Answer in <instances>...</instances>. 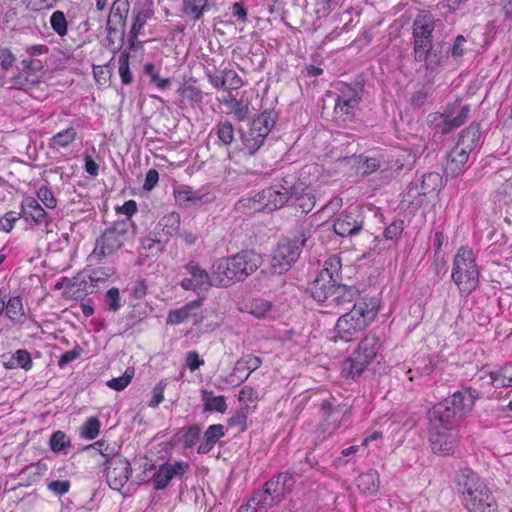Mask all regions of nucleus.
Instances as JSON below:
<instances>
[{
    "mask_svg": "<svg viewBox=\"0 0 512 512\" xmlns=\"http://www.w3.org/2000/svg\"><path fill=\"white\" fill-rule=\"evenodd\" d=\"M455 483L462 503L469 512H498L497 502L486 483L468 467L455 473Z\"/></svg>",
    "mask_w": 512,
    "mask_h": 512,
    "instance_id": "nucleus-1",
    "label": "nucleus"
},
{
    "mask_svg": "<svg viewBox=\"0 0 512 512\" xmlns=\"http://www.w3.org/2000/svg\"><path fill=\"white\" fill-rule=\"evenodd\" d=\"M262 264V258L253 250H242L231 257H223L212 266L214 285L229 287L244 281Z\"/></svg>",
    "mask_w": 512,
    "mask_h": 512,
    "instance_id": "nucleus-2",
    "label": "nucleus"
},
{
    "mask_svg": "<svg viewBox=\"0 0 512 512\" xmlns=\"http://www.w3.org/2000/svg\"><path fill=\"white\" fill-rule=\"evenodd\" d=\"M378 311L379 302L376 298H361L348 312L338 318L334 327L335 335L330 339L334 342L351 341L375 320Z\"/></svg>",
    "mask_w": 512,
    "mask_h": 512,
    "instance_id": "nucleus-3",
    "label": "nucleus"
},
{
    "mask_svg": "<svg viewBox=\"0 0 512 512\" xmlns=\"http://www.w3.org/2000/svg\"><path fill=\"white\" fill-rule=\"evenodd\" d=\"M135 233L132 220L115 221L96 239L95 247L88 256L90 265L105 264V259L114 255Z\"/></svg>",
    "mask_w": 512,
    "mask_h": 512,
    "instance_id": "nucleus-4",
    "label": "nucleus"
},
{
    "mask_svg": "<svg viewBox=\"0 0 512 512\" xmlns=\"http://www.w3.org/2000/svg\"><path fill=\"white\" fill-rule=\"evenodd\" d=\"M295 476L296 473L290 471L274 475L264 484L263 489L252 495V502L264 511L279 504L293 490L296 483Z\"/></svg>",
    "mask_w": 512,
    "mask_h": 512,
    "instance_id": "nucleus-5",
    "label": "nucleus"
},
{
    "mask_svg": "<svg viewBox=\"0 0 512 512\" xmlns=\"http://www.w3.org/2000/svg\"><path fill=\"white\" fill-rule=\"evenodd\" d=\"M451 278L461 295L468 296L479 285V270L472 250L461 247L453 261Z\"/></svg>",
    "mask_w": 512,
    "mask_h": 512,
    "instance_id": "nucleus-6",
    "label": "nucleus"
},
{
    "mask_svg": "<svg viewBox=\"0 0 512 512\" xmlns=\"http://www.w3.org/2000/svg\"><path fill=\"white\" fill-rule=\"evenodd\" d=\"M380 348L379 337L375 334H367L352 355L343 361L341 374L352 379L359 377L368 365L377 359Z\"/></svg>",
    "mask_w": 512,
    "mask_h": 512,
    "instance_id": "nucleus-7",
    "label": "nucleus"
},
{
    "mask_svg": "<svg viewBox=\"0 0 512 512\" xmlns=\"http://www.w3.org/2000/svg\"><path fill=\"white\" fill-rule=\"evenodd\" d=\"M296 194V176L287 174L258 192V198L263 202L265 213H270L281 209Z\"/></svg>",
    "mask_w": 512,
    "mask_h": 512,
    "instance_id": "nucleus-8",
    "label": "nucleus"
},
{
    "mask_svg": "<svg viewBox=\"0 0 512 512\" xmlns=\"http://www.w3.org/2000/svg\"><path fill=\"white\" fill-rule=\"evenodd\" d=\"M129 12L130 2L128 0H115L110 8L106 32L109 48L113 52L119 51L124 44Z\"/></svg>",
    "mask_w": 512,
    "mask_h": 512,
    "instance_id": "nucleus-9",
    "label": "nucleus"
},
{
    "mask_svg": "<svg viewBox=\"0 0 512 512\" xmlns=\"http://www.w3.org/2000/svg\"><path fill=\"white\" fill-rule=\"evenodd\" d=\"M188 469L189 463L184 461L167 462L160 465L158 469L153 463H145L143 470L145 477L142 478V481H151L154 489L162 490L168 486L172 479H181Z\"/></svg>",
    "mask_w": 512,
    "mask_h": 512,
    "instance_id": "nucleus-10",
    "label": "nucleus"
},
{
    "mask_svg": "<svg viewBox=\"0 0 512 512\" xmlns=\"http://www.w3.org/2000/svg\"><path fill=\"white\" fill-rule=\"evenodd\" d=\"M442 182V176L438 172L425 173L407 186L402 201L419 207L427 195L440 191Z\"/></svg>",
    "mask_w": 512,
    "mask_h": 512,
    "instance_id": "nucleus-11",
    "label": "nucleus"
},
{
    "mask_svg": "<svg viewBox=\"0 0 512 512\" xmlns=\"http://www.w3.org/2000/svg\"><path fill=\"white\" fill-rule=\"evenodd\" d=\"M436 27L434 15L427 10H421L412 24L413 58L420 59L424 56V49L433 41V31Z\"/></svg>",
    "mask_w": 512,
    "mask_h": 512,
    "instance_id": "nucleus-12",
    "label": "nucleus"
},
{
    "mask_svg": "<svg viewBox=\"0 0 512 512\" xmlns=\"http://www.w3.org/2000/svg\"><path fill=\"white\" fill-rule=\"evenodd\" d=\"M469 113V105L450 104L442 113H434L429 117H432L431 122L436 132L447 135L462 126L467 121Z\"/></svg>",
    "mask_w": 512,
    "mask_h": 512,
    "instance_id": "nucleus-13",
    "label": "nucleus"
},
{
    "mask_svg": "<svg viewBox=\"0 0 512 512\" xmlns=\"http://www.w3.org/2000/svg\"><path fill=\"white\" fill-rule=\"evenodd\" d=\"M302 252L299 244L290 238H283L279 241L273 251L271 258V270L274 274L281 275L288 271L299 259Z\"/></svg>",
    "mask_w": 512,
    "mask_h": 512,
    "instance_id": "nucleus-14",
    "label": "nucleus"
},
{
    "mask_svg": "<svg viewBox=\"0 0 512 512\" xmlns=\"http://www.w3.org/2000/svg\"><path fill=\"white\" fill-rule=\"evenodd\" d=\"M429 442L434 453L448 455L453 453L457 443V431L442 424L429 422Z\"/></svg>",
    "mask_w": 512,
    "mask_h": 512,
    "instance_id": "nucleus-15",
    "label": "nucleus"
},
{
    "mask_svg": "<svg viewBox=\"0 0 512 512\" xmlns=\"http://www.w3.org/2000/svg\"><path fill=\"white\" fill-rule=\"evenodd\" d=\"M107 483L113 490L121 491L128 482L132 469L130 462L123 456H113L107 460Z\"/></svg>",
    "mask_w": 512,
    "mask_h": 512,
    "instance_id": "nucleus-16",
    "label": "nucleus"
},
{
    "mask_svg": "<svg viewBox=\"0 0 512 512\" xmlns=\"http://www.w3.org/2000/svg\"><path fill=\"white\" fill-rule=\"evenodd\" d=\"M185 269L191 277L181 281L180 285L184 290L207 291L214 285L212 274L209 275L198 263L190 261L186 264Z\"/></svg>",
    "mask_w": 512,
    "mask_h": 512,
    "instance_id": "nucleus-17",
    "label": "nucleus"
},
{
    "mask_svg": "<svg viewBox=\"0 0 512 512\" xmlns=\"http://www.w3.org/2000/svg\"><path fill=\"white\" fill-rule=\"evenodd\" d=\"M480 398L479 392L471 387H465L455 391L451 396L445 398L457 415L463 419L469 414L477 399Z\"/></svg>",
    "mask_w": 512,
    "mask_h": 512,
    "instance_id": "nucleus-18",
    "label": "nucleus"
},
{
    "mask_svg": "<svg viewBox=\"0 0 512 512\" xmlns=\"http://www.w3.org/2000/svg\"><path fill=\"white\" fill-rule=\"evenodd\" d=\"M424 56L420 59L414 58L416 62H425L427 70L434 71L443 66L449 59L448 43L444 41L433 43L429 42L424 49Z\"/></svg>",
    "mask_w": 512,
    "mask_h": 512,
    "instance_id": "nucleus-19",
    "label": "nucleus"
},
{
    "mask_svg": "<svg viewBox=\"0 0 512 512\" xmlns=\"http://www.w3.org/2000/svg\"><path fill=\"white\" fill-rule=\"evenodd\" d=\"M202 304V299H196L188 302L179 309L170 310L166 323L168 325H179L188 320H192L193 325H199L203 321V316L197 312Z\"/></svg>",
    "mask_w": 512,
    "mask_h": 512,
    "instance_id": "nucleus-20",
    "label": "nucleus"
},
{
    "mask_svg": "<svg viewBox=\"0 0 512 512\" xmlns=\"http://www.w3.org/2000/svg\"><path fill=\"white\" fill-rule=\"evenodd\" d=\"M427 417L429 422L442 424L443 426L454 429H457L462 421L445 399L435 404L428 411Z\"/></svg>",
    "mask_w": 512,
    "mask_h": 512,
    "instance_id": "nucleus-21",
    "label": "nucleus"
},
{
    "mask_svg": "<svg viewBox=\"0 0 512 512\" xmlns=\"http://www.w3.org/2000/svg\"><path fill=\"white\" fill-rule=\"evenodd\" d=\"M95 266L96 267L91 269L90 274L88 275L90 284L85 278H83L81 280L75 279L72 286H77L78 290H82L86 294L93 293L94 288L99 282L106 281L116 273L114 265L109 264L101 266V264H99Z\"/></svg>",
    "mask_w": 512,
    "mask_h": 512,
    "instance_id": "nucleus-22",
    "label": "nucleus"
},
{
    "mask_svg": "<svg viewBox=\"0 0 512 512\" xmlns=\"http://www.w3.org/2000/svg\"><path fill=\"white\" fill-rule=\"evenodd\" d=\"M363 217L359 214H341L333 223L335 233L341 237L358 235L363 229Z\"/></svg>",
    "mask_w": 512,
    "mask_h": 512,
    "instance_id": "nucleus-23",
    "label": "nucleus"
},
{
    "mask_svg": "<svg viewBox=\"0 0 512 512\" xmlns=\"http://www.w3.org/2000/svg\"><path fill=\"white\" fill-rule=\"evenodd\" d=\"M470 154L460 146H454L446 157L444 173L446 177L456 178L463 173L469 161Z\"/></svg>",
    "mask_w": 512,
    "mask_h": 512,
    "instance_id": "nucleus-24",
    "label": "nucleus"
},
{
    "mask_svg": "<svg viewBox=\"0 0 512 512\" xmlns=\"http://www.w3.org/2000/svg\"><path fill=\"white\" fill-rule=\"evenodd\" d=\"M338 284V282H333L330 279L317 275L316 278L309 283L307 292L315 301L329 303Z\"/></svg>",
    "mask_w": 512,
    "mask_h": 512,
    "instance_id": "nucleus-25",
    "label": "nucleus"
},
{
    "mask_svg": "<svg viewBox=\"0 0 512 512\" xmlns=\"http://www.w3.org/2000/svg\"><path fill=\"white\" fill-rule=\"evenodd\" d=\"M359 296L360 291L356 286L341 284L339 282L328 305L348 309L351 304L358 302L357 299Z\"/></svg>",
    "mask_w": 512,
    "mask_h": 512,
    "instance_id": "nucleus-26",
    "label": "nucleus"
},
{
    "mask_svg": "<svg viewBox=\"0 0 512 512\" xmlns=\"http://www.w3.org/2000/svg\"><path fill=\"white\" fill-rule=\"evenodd\" d=\"M262 364L260 357L247 354L242 356L235 364L233 372L230 374L231 382L233 383L234 377L237 378V384L243 383L249 375L257 370Z\"/></svg>",
    "mask_w": 512,
    "mask_h": 512,
    "instance_id": "nucleus-27",
    "label": "nucleus"
},
{
    "mask_svg": "<svg viewBox=\"0 0 512 512\" xmlns=\"http://www.w3.org/2000/svg\"><path fill=\"white\" fill-rule=\"evenodd\" d=\"M322 421L318 428L322 433L332 435L340 426L341 411L334 408L330 401L324 400L320 405Z\"/></svg>",
    "mask_w": 512,
    "mask_h": 512,
    "instance_id": "nucleus-28",
    "label": "nucleus"
},
{
    "mask_svg": "<svg viewBox=\"0 0 512 512\" xmlns=\"http://www.w3.org/2000/svg\"><path fill=\"white\" fill-rule=\"evenodd\" d=\"M154 15L153 10L147 9H139L138 11L133 10L132 15V25L130 27V31L127 35L128 40V50L132 51L136 49V43L138 36L145 26L147 21L151 19Z\"/></svg>",
    "mask_w": 512,
    "mask_h": 512,
    "instance_id": "nucleus-29",
    "label": "nucleus"
},
{
    "mask_svg": "<svg viewBox=\"0 0 512 512\" xmlns=\"http://www.w3.org/2000/svg\"><path fill=\"white\" fill-rule=\"evenodd\" d=\"M416 154L409 149L398 148L392 151L388 159V167L394 171L411 170L416 162Z\"/></svg>",
    "mask_w": 512,
    "mask_h": 512,
    "instance_id": "nucleus-30",
    "label": "nucleus"
},
{
    "mask_svg": "<svg viewBox=\"0 0 512 512\" xmlns=\"http://www.w3.org/2000/svg\"><path fill=\"white\" fill-rule=\"evenodd\" d=\"M21 216L26 220L31 219L35 224L40 225L46 222L48 217L45 209L34 197H26L21 202Z\"/></svg>",
    "mask_w": 512,
    "mask_h": 512,
    "instance_id": "nucleus-31",
    "label": "nucleus"
},
{
    "mask_svg": "<svg viewBox=\"0 0 512 512\" xmlns=\"http://www.w3.org/2000/svg\"><path fill=\"white\" fill-rule=\"evenodd\" d=\"M174 197L176 203L184 208L201 206L209 201L208 194H201L198 191L186 188L174 190Z\"/></svg>",
    "mask_w": 512,
    "mask_h": 512,
    "instance_id": "nucleus-32",
    "label": "nucleus"
},
{
    "mask_svg": "<svg viewBox=\"0 0 512 512\" xmlns=\"http://www.w3.org/2000/svg\"><path fill=\"white\" fill-rule=\"evenodd\" d=\"M480 138L481 131L479 124L472 123L461 132L456 146H460V148L471 154L478 147Z\"/></svg>",
    "mask_w": 512,
    "mask_h": 512,
    "instance_id": "nucleus-33",
    "label": "nucleus"
},
{
    "mask_svg": "<svg viewBox=\"0 0 512 512\" xmlns=\"http://www.w3.org/2000/svg\"><path fill=\"white\" fill-rule=\"evenodd\" d=\"M45 61L42 59H24L20 62L22 73L14 79V85L19 89H27L26 82L29 81V72H39L43 69Z\"/></svg>",
    "mask_w": 512,
    "mask_h": 512,
    "instance_id": "nucleus-34",
    "label": "nucleus"
},
{
    "mask_svg": "<svg viewBox=\"0 0 512 512\" xmlns=\"http://www.w3.org/2000/svg\"><path fill=\"white\" fill-rule=\"evenodd\" d=\"M356 484L361 493L374 495L378 492L380 487L379 475L377 471L369 470L357 477Z\"/></svg>",
    "mask_w": 512,
    "mask_h": 512,
    "instance_id": "nucleus-35",
    "label": "nucleus"
},
{
    "mask_svg": "<svg viewBox=\"0 0 512 512\" xmlns=\"http://www.w3.org/2000/svg\"><path fill=\"white\" fill-rule=\"evenodd\" d=\"M157 227L160 228L162 232L158 233V235H161L163 240L167 242L172 236L179 232L180 215L176 212H172L163 216L158 222Z\"/></svg>",
    "mask_w": 512,
    "mask_h": 512,
    "instance_id": "nucleus-36",
    "label": "nucleus"
},
{
    "mask_svg": "<svg viewBox=\"0 0 512 512\" xmlns=\"http://www.w3.org/2000/svg\"><path fill=\"white\" fill-rule=\"evenodd\" d=\"M341 272V258L338 255H331L324 261L323 268L317 275L339 283L342 280Z\"/></svg>",
    "mask_w": 512,
    "mask_h": 512,
    "instance_id": "nucleus-37",
    "label": "nucleus"
},
{
    "mask_svg": "<svg viewBox=\"0 0 512 512\" xmlns=\"http://www.w3.org/2000/svg\"><path fill=\"white\" fill-rule=\"evenodd\" d=\"M204 411L224 413L227 410L226 398L223 395L215 396L213 391L201 390Z\"/></svg>",
    "mask_w": 512,
    "mask_h": 512,
    "instance_id": "nucleus-38",
    "label": "nucleus"
},
{
    "mask_svg": "<svg viewBox=\"0 0 512 512\" xmlns=\"http://www.w3.org/2000/svg\"><path fill=\"white\" fill-rule=\"evenodd\" d=\"M490 384L495 388L512 387V362H508L499 370L491 372Z\"/></svg>",
    "mask_w": 512,
    "mask_h": 512,
    "instance_id": "nucleus-39",
    "label": "nucleus"
},
{
    "mask_svg": "<svg viewBox=\"0 0 512 512\" xmlns=\"http://www.w3.org/2000/svg\"><path fill=\"white\" fill-rule=\"evenodd\" d=\"M235 210L243 214H253L264 212V205L261 199L258 198V193L251 197H243L235 204Z\"/></svg>",
    "mask_w": 512,
    "mask_h": 512,
    "instance_id": "nucleus-40",
    "label": "nucleus"
},
{
    "mask_svg": "<svg viewBox=\"0 0 512 512\" xmlns=\"http://www.w3.org/2000/svg\"><path fill=\"white\" fill-rule=\"evenodd\" d=\"M266 135L257 129L254 130L252 125L249 131L243 135V145L250 155H254L264 144Z\"/></svg>",
    "mask_w": 512,
    "mask_h": 512,
    "instance_id": "nucleus-41",
    "label": "nucleus"
},
{
    "mask_svg": "<svg viewBox=\"0 0 512 512\" xmlns=\"http://www.w3.org/2000/svg\"><path fill=\"white\" fill-rule=\"evenodd\" d=\"M276 118L277 114L274 110H265L257 118L253 119L251 125L254 127V130L257 129L268 136L275 125Z\"/></svg>",
    "mask_w": 512,
    "mask_h": 512,
    "instance_id": "nucleus-42",
    "label": "nucleus"
},
{
    "mask_svg": "<svg viewBox=\"0 0 512 512\" xmlns=\"http://www.w3.org/2000/svg\"><path fill=\"white\" fill-rule=\"evenodd\" d=\"M182 12L184 15L196 21L201 19L207 8L208 0H182Z\"/></svg>",
    "mask_w": 512,
    "mask_h": 512,
    "instance_id": "nucleus-43",
    "label": "nucleus"
},
{
    "mask_svg": "<svg viewBox=\"0 0 512 512\" xmlns=\"http://www.w3.org/2000/svg\"><path fill=\"white\" fill-rule=\"evenodd\" d=\"M76 137V129L71 126L53 135L49 145L51 148H67L76 140Z\"/></svg>",
    "mask_w": 512,
    "mask_h": 512,
    "instance_id": "nucleus-44",
    "label": "nucleus"
},
{
    "mask_svg": "<svg viewBox=\"0 0 512 512\" xmlns=\"http://www.w3.org/2000/svg\"><path fill=\"white\" fill-rule=\"evenodd\" d=\"M359 103L335 99L334 117L336 120L346 121L354 116Z\"/></svg>",
    "mask_w": 512,
    "mask_h": 512,
    "instance_id": "nucleus-45",
    "label": "nucleus"
},
{
    "mask_svg": "<svg viewBox=\"0 0 512 512\" xmlns=\"http://www.w3.org/2000/svg\"><path fill=\"white\" fill-rule=\"evenodd\" d=\"M51 29L61 38L68 34V21L63 11H54L49 19Z\"/></svg>",
    "mask_w": 512,
    "mask_h": 512,
    "instance_id": "nucleus-46",
    "label": "nucleus"
},
{
    "mask_svg": "<svg viewBox=\"0 0 512 512\" xmlns=\"http://www.w3.org/2000/svg\"><path fill=\"white\" fill-rule=\"evenodd\" d=\"M315 231L316 226L311 221H304L298 226L296 234L292 240L299 244L300 248L303 249Z\"/></svg>",
    "mask_w": 512,
    "mask_h": 512,
    "instance_id": "nucleus-47",
    "label": "nucleus"
},
{
    "mask_svg": "<svg viewBox=\"0 0 512 512\" xmlns=\"http://www.w3.org/2000/svg\"><path fill=\"white\" fill-rule=\"evenodd\" d=\"M4 310L12 321H19L25 315L22 299L19 296L12 297L5 302Z\"/></svg>",
    "mask_w": 512,
    "mask_h": 512,
    "instance_id": "nucleus-48",
    "label": "nucleus"
},
{
    "mask_svg": "<svg viewBox=\"0 0 512 512\" xmlns=\"http://www.w3.org/2000/svg\"><path fill=\"white\" fill-rule=\"evenodd\" d=\"M223 103L231 109L238 121H245L248 119L250 115V109L247 104H244L242 101L237 100L236 98L223 100Z\"/></svg>",
    "mask_w": 512,
    "mask_h": 512,
    "instance_id": "nucleus-49",
    "label": "nucleus"
},
{
    "mask_svg": "<svg viewBox=\"0 0 512 512\" xmlns=\"http://www.w3.org/2000/svg\"><path fill=\"white\" fill-rule=\"evenodd\" d=\"M130 53L129 51H123L119 56V75L123 85H129L133 82V75L129 67Z\"/></svg>",
    "mask_w": 512,
    "mask_h": 512,
    "instance_id": "nucleus-50",
    "label": "nucleus"
},
{
    "mask_svg": "<svg viewBox=\"0 0 512 512\" xmlns=\"http://www.w3.org/2000/svg\"><path fill=\"white\" fill-rule=\"evenodd\" d=\"M295 207L301 211V213L307 214L315 206V196L311 192H303L302 194L294 195Z\"/></svg>",
    "mask_w": 512,
    "mask_h": 512,
    "instance_id": "nucleus-51",
    "label": "nucleus"
},
{
    "mask_svg": "<svg viewBox=\"0 0 512 512\" xmlns=\"http://www.w3.org/2000/svg\"><path fill=\"white\" fill-rule=\"evenodd\" d=\"M216 134L223 145H230L234 140V127L230 122H220L216 126Z\"/></svg>",
    "mask_w": 512,
    "mask_h": 512,
    "instance_id": "nucleus-52",
    "label": "nucleus"
},
{
    "mask_svg": "<svg viewBox=\"0 0 512 512\" xmlns=\"http://www.w3.org/2000/svg\"><path fill=\"white\" fill-rule=\"evenodd\" d=\"M50 448L53 452H65L70 446V439L63 431H55L50 437Z\"/></svg>",
    "mask_w": 512,
    "mask_h": 512,
    "instance_id": "nucleus-53",
    "label": "nucleus"
},
{
    "mask_svg": "<svg viewBox=\"0 0 512 512\" xmlns=\"http://www.w3.org/2000/svg\"><path fill=\"white\" fill-rule=\"evenodd\" d=\"M134 373H135L134 368L128 367L122 376L109 380L107 382V385L111 389H114L116 391H121L129 385V383L131 382V380L134 376Z\"/></svg>",
    "mask_w": 512,
    "mask_h": 512,
    "instance_id": "nucleus-54",
    "label": "nucleus"
},
{
    "mask_svg": "<svg viewBox=\"0 0 512 512\" xmlns=\"http://www.w3.org/2000/svg\"><path fill=\"white\" fill-rule=\"evenodd\" d=\"M100 421L96 417H91L85 421L81 428V436L85 439L93 440L100 432Z\"/></svg>",
    "mask_w": 512,
    "mask_h": 512,
    "instance_id": "nucleus-55",
    "label": "nucleus"
},
{
    "mask_svg": "<svg viewBox=\"0 0 512 512\" xmlns=\"http://www.w3.org/2000/svg\"><path fill=\"white\" fill-rule=\"evenodd\" d=\"M224 78V89L227 91L237 90L242 87L243 81L238 73L233 69H224L222 71Z\"/></svg>",
    "mask_w": 512,
    "mask_h": 512,
    "instance_id": "nucleus-56",
    "label": "nucleus"
},
{
    "mask_svg": "<svg viewBox=\"0 0 512 512\" xmlns=\"http://www.w3.org/2000/svg\"><path fill=\"white\" fill-rule=\"evenodd\" d=\"M180 95L183 99L188 100L191 104H199L203 99V92L196 86L185 85L180 88Z\"/></svg>",
    "mask_w": 512,
    "mask_h": 512,
    "instance_id": "nucleus-57",
    "label": "nucleus"
},
{
    "mask_svg": "<svg viewBox=\"0 0 512 512\" xmlns=\"http://www.w3.org/2000/svg\"><path fill=\"white\" fill-rule=\"evenodd\" d=\"M336 99L359 103L361 100V96L359 95L357 89H355L351 85L342 84Z\"/></svg>",
    "mask_w": 512,
    "mask_h": 512,
    "instance_id": "nucleus-58",
    "label": "nucleus"
},
{
    "mask_svg": "<svg viewBox=\"0 0 512 512\" xmlns=\"http://www.w3.org/2000/svg\"><path fill=\"white\" fill-rule=\"evenodd\" d=\"M163 243H166L162 236L160 235L159 238H151L147 237L142 240V249L148 251L151 255L158 254L159 252H162L164 249Z\"/></svg>",
    "mask_w": 512,
    "mask_h": 512,
    "instance_id": "nucleus-59",
    "label": "nucleus"
},
{
    "mask_svg": "<svg viewBox=\"0 0 512 512\" xmlns=\"http://www.w3.org/2000/svg\"><path fill=\"white\" fill-rule=\"evenodd\" d=\"M105 303L109 311L116 312L121 308L119 289L112 287L105 294Z\"/></svg>",
    "mask_w": 512,
    "mask_h": 512,
    "instance_id": "nucleus-60",
    "label": "nucleus"
},
{
    "mask_svg": "<svg viewBox=\"0 0 512 512\" xmlns=\"http://www.w3.org/2000/svg\"><path fill=\"white\" fill-rule=\"evenodd\" d=\"M201 430L198 425L188 426L186 432L183 435V445L184 448L189 449L192 448L196 442L199 440Z\"/></svg>",
    "mask_w": 512,
    "mask_h": 512,
    "instance_id": "nucleus-61",
    "label": "nucleus"
},
{
    "mask_svg": "<svg viewBox=\"0 0 512 512\" xmlns=\"http://www.w3.org/2000/svg\"><path fill=\"white\" fill-rule=\"evenodd\" d=\"M37 197L48 209H54L57 206V199L51 189L45 185L38 189Z\"/></svg>",
    "mask_w": 512,
    "mask_h": 512,
    "instance_id": "nucleus-62",
    "label": "nucleus"
},
{
    "mask_svg": "<svg viewBox=\"0 0 512 512\" xmlns=\"http://www.w3.org/2000/svg\"><path fill=\"white\" fill-rule=\"evenodd\" d=\"M404 229V221L401 219L394 220L389 226H387L383 232L385 239L396 240L398 239Z\"/></svg>",
    "mask_w": 512,
    "mask_h": 512,
    "instance_id": "nucleus-63",
    "label": "nucleus"
},
{
    "mask_svg": "<svg viewBox=\"0 0 512 512\" xmlns=\"http://www.w3.org/2000/svg\"><path fill=\"white\" fill-rule=\"evenodd\" d=\"M167 386L166 380L159 381L152 389V397L149 401V407L156 408L164 400V390Z\"/></svg>",
    "mask_w": 512,
    "mask_h": 512,
    "instance_id": "nucleus-64",
    "label": "nucleus"
}]
</instances>
